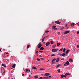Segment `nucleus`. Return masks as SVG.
Wrapping results in <instances>:
<instances>
[{"label": "nucleus", "instance_id": "f257e3e1", "mask_svg": "<svg viewBox=\"0 0 79 79\" xmlns=\"http://www.w3.org/2000/svg\"><path fill=\"white\" fill-rule=\"evenodd\" d=\"M55 23L56 24H60L61 23V22H59V21H56Z\"/></svg>", "mask_w": 79, "mask_h": 79}, {"label": "nucleus", "instance_id": "f03ea898", "mask_svg": "<svg viewBox=\"0 0 79 79\" xmlns=\"http://www.w3.org/2000/svg\"><path fill=\"white\" fill-rule=\"evenodd\" d=\"M42 46V44H41L40 43H39V44H38V48H40V47H41Z\"/></svg>", "mask_w": 79, "mask_h": 79}, {"label": "nucleus", "instance_id": "7ed1b4c3", "mask_svg": "<svg viewBox=\"0 0 79 79\" xmlns=\"http://www.w3.org/2000/svg\"><path fill=\"white\" fill-rule=\"evenodd\" d=\"M56 51H57V50H56L55 49H53L52 50V52H56Z\"/></svg>", "mask_w": 79, "mask_h": 79}, {"label": "nucleus", "instance_id": "20e7f679", "mask_svg": "<svg viewBox=\"0 0 79 79\" xmlns=\"http://www.w3.org/2000/svg\"><path fill=\"white\" fill-rule=\"evenodd\" d=\"M69 32H70V31H64V34H68V33H69Z\"/></svg>", "mask_w": 79, "mask_h": 79}, {"label": "nucleus", "instance_id": "39448f33", "mask_svg": "<svg viewBox=\"0 0 79 79\" xmlns=\"http://www.w3.org/2000/svg\"><path fill=\"white\" fill-rule=\"evenodd\" d=\"M69 61L70 63H71V62H73V60L72 59H69Z\"/></svg>", "mask_w": 79, "mask_h": 79}, {"label": "nucleus", "instance_id": "423d86ee", "mask_svg": "<svg viewBox=\"0 0 79 79\" xmlns=\"http://www.w3.org/2000/svg\"><path fill=\"white\" fill-rule=\"evenodd\" d=\"M49 78L48 77H43V79H48Z\"/></svg>", "mask_w": 79, "mask_h": 79}, {"label": "nucleus", "instance_id": "0eeeda50", "mask_svg": "<svg viewBox=\"0 0 79 79\" xmlns=\"http://www.w3.org/2000/svg\"><path fill=\"white\" fill-rule=\"evenodd\" d=\"M69 52H70V50L69 49L68 50H67L66 52H65V53L66 55H67V54H68V53H69Z\"/></svg>", "mask_w": 79, "mask_h": 79}, {"label": "nucleus", "instance_id": "6e6552de", "mask_svg": "<svg viewBox=\"0 0 79 79\" xmlns=\"http://www.w3.org/2000/svg\"><path fill=\"white\" fill-rule=\"evenodd\" d=\"M50 73H46L44 74V76H50Z\"/></svg>", "mask_w": 79, "mask_h": 79}, {"label": "nucleus", "instance_id": "1a4fd4ad", "mask_svg": "<svg viewBox=\"0 0 79 79\" xmlns=\"http://www.w3.org/2000/svg\"><path fill=\"white\" fill-rule=\"evenodd\" d=\"M48 45H50V42H47L46 44V46H48Z\"/></svg>", "mask_w": 79, "mask_h": 79}, {"label": "nucleus", "instance_id": "9d476101", "mask_svg": "<svg viewBox=\"0 0 79 79\" xmlns=\"http://www.w3.org/2000/svg\"><path fill=\"white\" fill-rule=\"evenodd\" d=\"M61 45V43H58L57 44V45L58 47V46H60Z\"/></svg>", "mask_w": 79, "mask_h": 79}, {"label": "nucleus", "instance_id": "9b49d317", "mask_svg": "<svg viewBox=\"0 0 79 79\" xmlns=\"http://www.w3.org/2000/svg\"><path fill=\"white\" fill-rule=\"evenodd\" d=\"M32 69H37V68L36 67L33 66L32 67Z\"/></svg>", "mask_w": 79, "mask_h": 79}, {"label": "nucleus", "instance_id": "f8f14e48", "mask_svg": "<svg viewBox=\"0 0 79 79\" xmlns=\"http://www.w3.org/2000/svg\"><path fill=\"white\" fill-rule=\"evenodd\" d=\"M30 47V45H28L27 46V50H28V48H29Z\"/></svg>", "mask_w": 79, "mask_h": 79}, {"label": "nucleus", "instance_id": "ddd939ff", "mask_svg": "<svg viewBox=\"0 0 79 79\" xmlns=\"http://www.w3.org/2000/svg\"><path fill=\"white\" fill-rule=\"evenodd\" d=\"M15 66H16V64H15L14 65H13L12 66V68H15Z\"/></svg>", "mask_w": 79, "mask_h": 79}, {"label": "nucleus", "instance_id": "4468645a", "mask_svg": "<svg viewBox=\"0 0 79 79\" xmlns=\"http://www.w3.org/2000/svg\"><path fill=\"white\" fill-rule=\"evenodd\" d=\"M44 48L43 47H41L40 48V50H44Z\"/></svg>", "mask_w": 79, "mask_h": 79}, {"label": "nucleus", "instance_id": "2eb2a0df", "mask_svg": "<svg viewBox=\"0 0 79 79\" xmlns=\"http://www.w3.org/2000/svg\"><path fill=\"white\" fill-rule=\"evenodd\" d=\"M52 47V48H55L56 47V44L53 45Z\"/></svg>", "mask_w": 79, "mask_h": 79}, {"label": "nucleus", "instance_id": "dca6fc26", "mask_svg": "<svg viewBox=\"0 0 79 79\" xmlns=\"http://www.w3.org/2000/svg\"><path fill=\"white\" fill-rule=\"evenodd\" d=\"M65 64H67V65H68L69 64V62L68 61H67Z\"/></svg>", "mask_w": 79, "mask_h": 79}, {"label": "nucleus", "instance_id": "f3484780", "mask_svg": "<svg viewBox=\"0 0 79 79\" xmlns=\"http://www.w3.org/2000/svg\"><path fill=\"white\" fill-rule=\"evenodd\" d=\"M50 42H51V45H53V44L54 43V42L52 41H51Z\"/></svg>", "mask_w": 79, "mask_h": 79}, {"label": "nucleus", "instance_id": "a211bd4d", "mask_svg": "<svg viewBox=\"0 0 79 79\" xmlns=\"http://www.w3.org/2000/svg\"><path fill=\"white\" fill-rule=\"evenodd\" d=\"M65 52H66V49H65V48H64L63 49V52H64V53H65Z\"/></svg>", "mask_w": 79, "mask_h": 79}, {"label": "nucleus", "instance_id": "6ab92c4d", "mask_svg": "<svg viewBox=\"0 0 79 79\" xmlns=\"http://www.w3.org/2000/svg\"><path fill=\"white\" fill-rule=\"evenodd\" d=\"M55 27H56V26L54 25L52 27V29H54L55 28Z\"/></svg>", "mask_w": 79, "mask_h": 79}, {"label": "nucleus", "instance_id": "aec40b11", "mask_svg": "<svg viewBox=\"0 0 79 79\" xmlns=\"http://www.w3.org/2000/svg\"><path fill=\"white\" fill-rule=\"evenodd\" d=\"M40 70L41 71H44L45 70V69H44L41 68L40 69Z\"/></svg>", "mask_w": 79, "mask_h": 79}, {"label": "nucleus", "instance_id": "412c9836", "mask_svg": "<svg viewBox=\"0 0 79 79\" xmlns=\"http://www.w3.org/2000/svg\"><path fill=\"white\" fill-rule=\"evenodd\" d=\"M55 60H56V59H54L52 60V62H53V61H55Z\"/></svg>", "mask_w": 79, "mask_h": 79}, {"label": "nucleus", "instance_id": "4be33fe9", "mask_svg": "<svg viewBox=\"0 0 79 79\" xmlns=\"http://www.w3.org/2000/svg\"><path fill=\"white\" fill-rule=\"evenodd\" d=\"M59 58H58L56 59V62H58V61H59Z\"/></svg>", "mask_w": 79, "mask_h": 79}, {"label": "nucleus", "instance_id": "5701e85b", "mask_svg": "<svg viewBox=\"0 0 79 79\" xmlns=\"http://www.w3.org/2000/svg\"><path fill=\"white\" fill-rule=\"evenodd\" d=\"M62 56H65V53H64L62 54Z\"/></svg>", "mask_w": 79, "mask_h": 79}, {"label": "nucleus", "instance_id": "b1692460", "mask_svg": "<svg viewBox=\"0 0 79 79\" xmlns=\"http://www.w3.org/2000/svg\"><path fill=\"white\" fill-rule=\"evenodd\" d=\"M37 61H40V59H39V58H37Z\"/></svg>", "mask_w": 79, "mask_h": 79}, {"label": "nucleus", "instance_id": "393cba45", "mask_svg": "<svg viewBox=\"0 0 79 79\" xmlns=\"http://www.w3.org/2000/svg\"><path fill=\"white\" fill-rule=\"evenodd\" d=\"M34 77L35 79H37V78H38V76H35Z\"/></svg>", "mask_w": 79, "mask_h": 79}, {"label": "nucleus", "instance_id": "a878e982", "mask_svg": "<svg viewBox=\"0 0 79 79\" xmlns=\"http://www.w3.org/2000/svg\"><path fill=\"white\" fill-rule=\"evenodd\" d=\"M66 74H67V75H69V76H70V74L68 73H66Z\"/></svg>", "mask_w": 79, "mask_h": 79}, {"label": "nucleus", "instance_id": "bb28decb", "mask_svg": "<svg viewBox=\"0 0 79 79\" xmlns=\"http://www.w3.org/2000/svg\"><path fill=\"white\" fill-rule=\"evenodd\" d=\"M55 56V54H52L51 55V56Z\"/></svg>", "mask_w": 79, "mask_h": 79}, {"label": "nucleus", "instance_id": "cd10ccee", "mask_svg": "<svg viewBox=\"0 0 79 79\" xmlns=\"http://www.w3.org/2000/svg\"><path fill=\"white\" fill-rule=\"evenodd\" d=\"M61 77L62 78H63V77H64V75H61Z\"/></svg>", "mask_w": 79, "mask_h": 79}, {"label": "nucleus", "instance_id": "c85d7f7f", "mask_svg": "<svg viewBox=\"0 0 79 79\" xmlns=\"http://www.w3.org/2000/svg\"><path fill=\"white\" fill-rule=\"evenodd\" d=\"M60 66H61L60 65L58 64V65H57V67H56V68H58V67H59Z\"/></svg>", "mask_w": 79, "mask_h": 79}, {"label": "nucleus", "instance_id": "c756f323", "mask_svg": "<svg viewBox=\"0 0 79 79\" xmlns=\"http://www.w3.org/2000/svg\"><path fill=\"white\" fill-rule=\"evenodd\" d=\"M39 52H40V53H43V51H39Z\"/></svg>", "mask_w": 79, "mask_h": 79}, {"label": "nucleus", "instance_id": "7c9ffc66", "mask_svg": "<svg viewBox=\"0 0 79 79\" xmlns=\"http://www.w3.org/2000/svg\"><path fill=\"white\" fill-rule=\"evenodd\" d=\"M66 76H67V74H66V73L64 75V77L66 78Z\"/></svg>", "mask_w": 79, "mask_h": 79}, {"label": "nucleus", "instance_id": "2f4dec72", "mask_svg": "<svg viewBox=\"0 0 79 79\" xmlns=\"http://www.w3.org/2000/svg\"><path fill=\"white\" fill-rule=\"evenodd\" d=\"M46 33H48V32H49V31L47 30L46 31Z\"/></svg>", "mask_w": 79, "mask_h": 79}, {"label": "nucleus", "instance_id": "473e14b6", "mask_svg": "<svg viewBox=\"0 0 79 79\" xmlns=\"http://www.w3.org/2000/svg\"><path fill=\"white\" fill-rule=\"evenodd\" d=\"M63 48H61L59 50V52H61V51H62V50H63Z\"/></svg>", "mask_w": 79, "mask_h": 79}, {"label": "nucleus", "instance_id": "72a5a7b5", "mask_svg": "<svg viewBox=\"0 0 79 79\" xmlns=\"http://www.w3.org/2000/svg\"><path fill=\"white\" fill-rule=\"evenodd\" d=\"M57 71L58 72V73L60 72V69H58L57 70Z\"/></svg>", "mask_w": 79, "mask_h": 79}, {"label": "nucleus", "instance_id": "f704fd0d", "mask_svg": "<svg viewBox=\"0 0 79 79\" xmlns=\"http://www.w3.org/2000/svg\"><path fill=\"white\" fill-rule=\"evenodd\" d=\"M26 69V72H27V71H28V69Z\"/></svg>", "mask_w": 79, "mask_h": 79}, {"label": "nucleus", "instance_id": "c9c22d12", "mask_svg": "<svg viewBox=\"0 0 79 79\" xmlns=\"http://www.w3.org/2000/svg\"><path fill=\"white\" fill-rule=\"evenodd\" d=\"M72 24H71V26H74V23H72Z\"/></svg>", "mask_w": 79, "mask_h": 79}, {"label": "nucleus", "instance_id": "e433bc0d", "mask_svg": "<svg viewBox=\"0 0 79 79\" xmlns=\"http://www.w3.org/2000/svg\"><path fill=\"white\" fill-rule=\"evenodd\" d=\"M44 41V40L43 39L42 40V42H43Z\"/></svg>", "mask_w": 79, "mask_h": 79}, {"label": "nucleus", "instance_id": "4c0bfd02", "mask_svg": "<svg viewBox=\"0 0 79 79\" xmlns=\"http://www.w3.org/2000/svg\"><path fill=\"white\" fill-rule=\"evenodd\" d=\"M43 79V78L42 77H40L39 78V79Z\"/></svg>", "mask_w": 79, "mask_h": 79}, {"label": "nucleus", "instance_id": "58836bf2", "mask_svg": "<svg viewBox=\"0 0 79 79\" xmlns=\"http://www.w3.org/2000/svg\"><path fill=\"white\" fill-rule=\"evenodd\" d=\"M79 31H78L77 32V34H79Z\"/></svg>", "mask_w": 79, "mask_h": 79}, {"label": "nucleus", "instance_id": "ea45409f", "mask_svg": "<svg viewBox=\"0 0 79 79\" xmlns=\"http://www.w3.org/2000/svg\"><path fill=\"white\" fill-rule=\"evenodd\" d=\"M55 30H57V28H55L54 29Z\"/></svg>", "mask_w": 79, "mask_h": 79}, {"label": "nucleus", "instance_id": "a19ab883", "mask_svg": "<svg viewBox=\"0 0 79 79\" xmlns=\"http://www.w3.org/2000/svg\"><path fill=\"white\" fill-rule=\"evenodd\" d=\"M41 59L42 60H44V58H41Z\"/></svg>", "mask_w": 79, "mask_h": 79}, {"label": "nucleus", "instance_id": "79ce46f5", "mask_svg": "<svg viewBox=\"0 0 79 79\" xmlns=\"http://www.w3.org/2000/svg\"><path fill=\"white\" fill-rule=\"evenodd\" d=\"M58 34H59V35L60 34V32H58Z\"/></svg>", "mask_w": 79, "mask_h": 79}, {"label": "nucleus", "instance_id": "37998d69", "mask_svg": "<svg viewBox=\"0 0 79 79\" xmlns=\"http://www.w3.org/2000/svg\"><path fill=\"white\" fill-rule=\"evenodd\" d=\"M39 56H40V57H42V56L41 55H40Z\"/></svg>", "mask_w": 79, "mask_h": 79}, {"label": "nucleus", "instance_id": "c03bdc74", "mask_svg": "<svg viewBox=\"0 0 79 79\" xmlns=\"http://www.w3.org/2000/svg\"><path fill=\"white\" fill-rule=\"evenodd\" d=\"M45 38H46L45 37H44L43 38V39L44 40V39H45Z\"/></svg>", "mask_w": 79, "mask_h": 79}, {"label": "nucleus", "instance_id": "a18cd8bd", "mask_svg": "<svg viewBox=\"0 0 79 79\" xmlns=\"http://www.w3.org/2000/svg\"><path fill=\"white\" fill-rule=\"evenodd\" d=\"M64 60V58H62L61 59V61H62V60Z\"/></svg>", "mask_w": 79, "mask_h": 79}, {"label": "nucleus", "instance_id": "49530a36", "mask_svg": "<svg viewBox=\"0 0 79 79\" xmlns=\"http://www.w3.org/2000/svg\"><path fill=\"white\" fill-rule=\"evenodd\" d=\"M64 65L65 66H67V65L66 64H64Z\"/></svg>", "mask_w": 79, "mask_h": 79}, {"label": "nucleus", "instance_id": "de8ad7c7", "mask_svg": "<svg viewBox=\"0 0 79 79\" xmlns=\"http://www.w3.org/2000/svg\"><path fill=\"white\" fill-rule=\"evenodd\" d=\"M6 54H9V53H8V52H6Z\"/></svg>", "mask_w": 79, "mask_h": 79}, {"label": "nucleus", "instance_id": "09e8293b", "mask_svg": "<svg viewBox=\"0 0 79 79\" xmlns=\"http://www.w3.org/2000/svg\"><path fill=\"white\" fill-rule=\"evenodd\" d=\"M48 37V36H47L45 37V38H47V37Z\"/></svg>", "mask_w": 79, "mask_h": 79}, {"label": "nucleus", "instance_id": "8fccbe9b", "mask_svg": "<svg viewBox=\"0 0 79 79\" xmlns=\"http://www.w3.org/2000/svg\"><path fill=\"white\" fill-rule=\"evenodd\" d=\"M38 52H39V51H37L36 52V53H38Z\"/></svg>", "mask_w": 79, "mask_h": 79}, {"label": "nucleus", "instance_id": "3c124183", "mask_svg": "<svg viewBox=\"0 0 79 79\" xmlns=\"http://www.w3.org/2000/svg\"><path fill=\"white\" fill-rule=\"evenodd\" d=\"M52 77V76H49V77H50H50Z\"/></svg>", "mask_w": 79, "mask_h": 79}, {"label": "nucleus", "instance_id": "603ef678", "mask_svg": "<svg viewBox=\"0 0 79 79\" xmlns=\"http://www.w3.org/2000/svg\"><path fill=\"white\" fill-rule=\"evenodd\" d=\"M36 55L37 56H38V53L36 54Z\"/></svg>", "mask_w": 79, "mask_h": 79}, {"label": "nucleus", "instance_id": "864d4df0", "mask_svg": "<svg viewBox=\"0 0 79 79\" xmlns=\"http://www.w3.org/2000/svg\"><path fill=\"white\" fill-rule=\"evenodd\" d=\"M2 66H4V64H2Z\"/></svg>", "mask_w": 79, "mask_h": 79}, {"label": "nucleus", "instance_id": "5fc2aeb1", "mask_svg": "<svg viewBox=\"0 0 79 79\" xmlns=\"http://www.w3.org/2000/svg\"><path fill=\"white\" fill-rule=\"evenodd\" d=\"M24 74L23 73L22 74V76H23Z\"/></svg>", "mask_w": 79, "mask_h": 79}, {"label": "nucleus", "instance_id": "6e6d98bb", "mask_svg": "<svg viewBox=\"0 0 79 79\" xmlns=\"http://www.w3.org/2000/svg\"><path fill=\"white\" fill-rule=\"evenodd\" d=\"M67 26H68V24H66V27Z\"/></svg>", "mask_w": 79, "mask_h": 79}, {"label": "nucleus", "instance_id": "4d7b16f0", "mask_svg": "<svg viewBox=\"0 0 79 79\" xmlns=\"http://www.w3.org/2000/svg\"><path fill=\"white\" fill-rule=\"evenodd\" d=\"M62 55V54H61L60 55V56H61Z\"/></svg>", "mask_w": 79, "mask_h": 79}, {"label": "nucleus", "instance_id": "13d9d810", "mask_svg": "<svg viewBox=\"0 0 79 79\" xmlns=\"http://www.w3.org/2000/svg\"><path fill=\"white\" fill-rule=\"evenodd\" d=\"M28 71H29V72H30V70H28Z\"/></svg>", "mask_w": 79, "mask_h": 79}, {"label": "nucleus", "instance_id": "bf43d9fd", "mask_svg": "<svg viewBox=\"0 0 79 79\" xmlns=\"http://www.w3.org/2000/svg\"><path fill=\"white\" fill-rule=\"evenodd\" d=\"M30 76H31V75H29V77H30Z\"/></svg>", "mask_w": 79, "mask_h": 79}, {"label": "nucleus", "instance_id": "052dcab7", "mask_svg": "<svg viewBox=\"0 0 79 79\" xmlns=\"http://www.w3.org/2000/svg\"><path fill=\"white\" fill-rule=\"evenodd\" d=\"M1 51V49H0V52Z\"/></svg>", "mask_w": 79, "mask_h": 79}, {"label": "nucleus", "instance_id": "680f3d73", "mask_svg": "<svg viewBox=\"0 0 79 79\" xmlns=\"http://www.w3.org/2000/svg\"><path fill=\"white\" fill-rule=\"evenodd\" d=\"M7 56H8V55H7Z\"/></svg>", "mask_w": 79, "mask_h": 79}, {"label": "nucleus", "instance_id": "e2e57ef3", "mask_svg": "<svg viewBox=\"0 0 79 79\" xmlns=\"http://www.w3.org/2000/svg\"><path fill=\"white\" fill-rule=\"evenodd\" d=\"M13 69V68H11V69Z\"/></svg>", "mask_w": 79, "mask_h": 79}, {"label": "nucleus", "instance_id": "0e129e2a", "mask_svg": "<svg viewBox=\"0 0 79 79\" xmlns=\"http://www.w3.org/2000/svg\"><path fill=\"white\" fill-rule=\"evenodd\" d=\"M58 41H57V43H58Z\"/></svg>", "mask_w": 79, "mask_h": 79}, {"label": "nucleus", "instance_id": "69168bd1", "mask_svg": "<svg viewBox=\"0 0 79 79\" xmlns=\"http://www.w3.org/2000/svg\"><path fill=\"white\" fill-rule=\"evenodd\" d=\"M75 25H76V24H75Z\"/></svg>", "mask_w": 79, "mask_h": 79}]
</instances>
